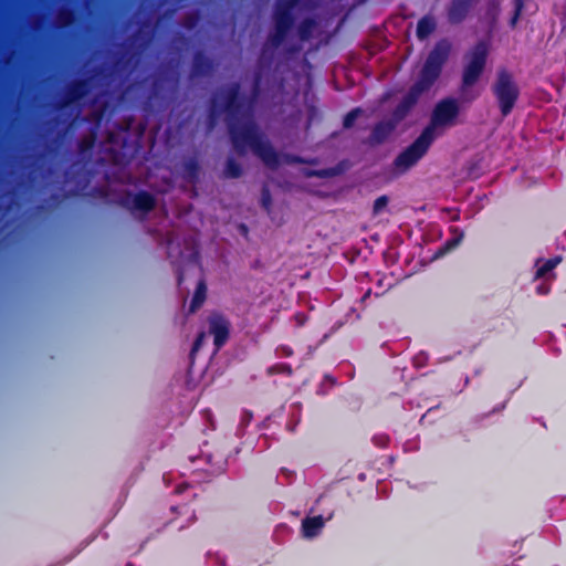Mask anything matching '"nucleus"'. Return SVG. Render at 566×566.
<instances>
[{"label":"nucleus","instance_id":"nucleus-1","mask_svg":"<svg viewBox=\"0 0 566 566\" xmlns=\"http://www.w3.org/2000/svg\"><path fill=\"white\" fill-rule=\"evenodd\" d=\"M241 85L230 83L222 91V109L228 115L227 127L230 142L239 156H244L250 148L252 153L270 169L280 167V156L270 140L261 132L254 119L249 118L239 123L238 115L243 107Z\"/></svg>","mask_w":566,"mask_h":566},{"label":"nucleus","instance_id":"nucleus-2","mask_svg":"<svg viewBox=\"0 0 566 566\" xmlns=\"http://www.w3.org/2000/svg\"><path fill=\"white\" fill-rule=\"evenodd\" d=\"M450 53L451 44L447 39H442L434 44L427 55L416 82L391 112V118L396 123L402 122L418 104L420 96L429 92L439 80Z\"/></svg>","mask_w":566,"mask_h":566},{"label":"nucleus","instance_id":"nucleus-3","mask_svg":"<svg viewBox=\"0 0 566 566\" xmlns=\"http://www.w3.org/2000/svg\"><path fill=\"white\" fill-rule=\"evenodd\" d=\"M491 91L502 117H507L513 112L520 97V87L513 75L505 69L500 70Z\"/></svg>","mask_w":566,"mask_h":566},{"label":"nucleus","instance_id":"nucleus-4","mask_svg":"<svg viewBox=\"0 0 566 566\" xmlns=\"http://www.w3.org/2000/svg\"><path fill=\"white\" fill-rule=\"evenodd\" d=\"M433 140L430 137V128H423L420 135L395 158V170L405 174L412 168L428 153Z\"/></svg>","mask_w":566,"mask_h":566},{"label":"nucleus","instance_id":"nucleus-5","mask_svg":"<svg viewBox=\"0 0 566 566\" xmlns=\"http://www.w3.org/2000/svg\"><path fill=\"white\" fill-rule=\"evenodd\" d=\"M489 55V43L486 41H479L468 52V63L465 64L462 73L461 90L473 86L484 72L486 60Z\"/></svg>","mask_w":566,"mask_h":566},{"label":"nucleus","instance_id":"nucleus-6","mask_svg":"<svg viewBox=\"0 0 566 566\" xmlns=\"http://www.w3.org/2000/svg\"><path fill=\"white\" fill-rule=\"evenodd\" d=\"M459 115V106L455 99L444 98L440 101L433 108L429 125L430 137L436 138V128L451 124Z\"/></svg>","mask_w":566,"mask_h":566},{"label":"nucleus","instance_id":"nucleus-7","mask_svg":"<svg viewBox=\"0 0 566 566\" xmlns=\"http://www.w3.org/2000/svg\"><path fill=\"white\" fill-rule=\"evenodd\" d=\"M91 90L88 78H74L65 87L63 95L56 102L55 108L59 111L65 109L75 103L82 101Z\"/></svg>","mask_w":566,"mask_h":566},{"label":"nucleus","instance_id":"nucleus-8","mask_svg":"<svg viewBox=\"0 0 566 566\" xmlns=\"http://www.w3.org/2000/svg\"><path fill=\"white\" fill-rule=\"evenodd\" d=\"M209 333L213 336V345L217 350L222 348L230 336V321L221 313H212L208 317Z\"/></svg>","mask_w":566,"mask_h":566},{"label":"nucleus","instance_id":"nucleus-9","mask_svg":"<svg viewBox=\"0 0 566 566\" xmlns=\"http://www.w3.org/2000/svg\"><path fill=\"white\" fill-rule=\"evenodd\" d=\"M214 71V61L206 55L203 51L198 50L193 53L189 74L191 80L210 77L213 75Z\"/></svg>","mask_w":566,"mask_h":566},{"label":"nucleus","instance_id":"nucleus-10","mask_svg":"<svg viewBox=\"0 0 566 566\" xmlns=\"http://www.w3.org/2000/svg\"><path fill=\"white\" fill-rule=\"evenodd\" d=\"M294 23L295 22L293 21L285 20L283 17L280 19L273 18V31L266 39V45H270L273 49H279L286 40L294 27Z\"/></svg>","mask_w":566,"mask_h":566},{"label":"nucleus","instance_id":"nucleus-11","mask_svg":"<svg viewBox=\"0 0 566 566\" xmlns=\"http://www.w3.org/2000/svg\"><path fill=\"white\" fill-rule=\"evenodd\" d=\"M294 23L295 22L293 21L285 20L283 17L280 19L273 18V31L266 39V45H270L273 49H279L286 40L294 27Z\"/></svg>","mask_w":566,"mask_h":566},{"label":"nucleus","instance_id":"nucleus-12","mask_svg":"<svg viewBox=\"0 0 566 566\" xmlns=\"http://www.w3.org/2000/svg\"><path fill=\"white\" fill-rule=\"evenodd\" d=\"M478 0H450L447 18L451 24H460L469 15Z\"/></svg>","mask_w":566,"mask_h":566},{"label":"nucleus","instance_id":"nucleus-13","mask_svg":"<svg viewBox=\"0 0 566 566\" xmlns=\"http://www.w3.org/2000/svg\"><path fill=\"white\" fill-rule=\"evenodd\" d=\"M398 123L391 117L387 120L378 122L374 127L366 140L369 146H376L384 144L396 129Z\"/></svg>","mask_w":566,"mask_h":566},{"label":"nucleus","instance_id":"nucleus-14","mask_svg":"<svg viewBox=\"0 0 566 566\" xmlns=\"http://www.w3.org/2000/svg\"><path fill=\"white\" fill-rule=\"evenodd\" d=\"M325 525V520L322 515L307 516L302 521V534L306 538L317 536Z\"/></svg>","mask_w":566,"mask_h":566},{"label":"nucleus","instance_id":"nucleus-15","mask_svg":"<svg viewBox=\"0 0 566 566\" xmlns=\"http://www.w3.org/2000/svg\"><path fill=\"white\" fill-rule=\"evenodd\" d=\"M302 0H277L273 10V18L280 19L283 17L287 21L295 22L293 10L301 3Z\"/></svg>","mask_w":566,"mask_h":566},{"label":"nucleus","instance_id":"nucleus-16","mask_svg":"<svg viewBox=\"0 0 566 566\" xmlns=\"http://www.w3.org/2000/svg\"><path fill=\"white\" fill-rule=\"evenodd\" d=\"M155 207H156V199L148 191L142 190L134 195V198H133V208L134 209L145 212V213H148V212L153 211L155 209Z\"/></svg>","mask_w":566,"mask_h":566},{"label":"nucleus","instance_id":"nucleus-17","mask_svg":"<svg viewBox=\"0 0 566 566\" xmlns=\"http://www.w3.org/2000/svg\"><path fill=\"white\" fill-rule=\"evenodd\" d=\"M207 298V283L205 279L198 281L195 293L192 295L189 313L197 312L205 303Z\"/></svg>","mask_w":566,"mask_h":566},{"label":"nucleus","instance_id":"nucleus-18","mask_svg":"<svg viewBox=\"0 0 566 566\" xmlns=\"http://www.w3.org/2000/svg\"><path fill=\"white\" fill-rule=\"evenodd\" d=\"M437 24L432 17L424 15L417 23L416 34L419 40L427 39L436 30Z\"/></svg>","mask_w":566,"mask_h":566},{"label":"nucleus","instance_id":"nucleus-19","mask_svg":"<svg viewBox=\"0 0 566 566\" xmlns=\"http://www.w3.org/2000/svg\"><path fill=\"white\" fill-rule=\"evenodd\" d=\"M316 21L313 18H304L297 25V35L301 41L306 42L313 36Z\"/></svg>","mask_w":566,"mask_h":566},{"label":"nucleus","instance_id":"nucleus-20","mask_svg":"<svg viewBox=\"0 0 566 566\" xmlns=\"http://www.w3.org/2000/svg\"><path fill=\"white\" fill-rule=\"evenodd\" d=\"M165 81L163 75L156 76L150 85L148 99L163 101L165 98Z\"/></svg>","mask_w":566,"mask_h":566},{"label":"nucleus","instance_id":"nucleus-21","mask_svg":"<svg viewBox=\"0 0 566 566\" xmlns=\"http://www.w3.org/2000/svg\"><path fill=\"white\" fill-rule=\"evenodd\" d=\"M182 167H184L185 177L190 182H197L199 179V174H200V165H199L197 158L192 157V158L187 159L184 163Z\"/></svg>","mask_w":566,"mask_h":566},{"label":"nucleus","instance_id":"nucleus-22","mask_svg":"<svg viewBox=\"0 0 566 566\" xmlns=\"http://www.w3.org/2000/svg\"><path fill=\"white\" fill-rule=\"evenodd\" d=\"M243 174L242 166L237 163L233 158H228L226 163V167L223 170V175L226 178L237 179L240 178Z\"/></svg>","mask_w":566,"mask_h":566},{"label":"nucleus","instance_id":"nucleus-23","mask_svg":"<svg viewBox=\"0 0 566 566\" xmlns=\"http://www.w3.org/2000/svg\"><path fill=\"white\" fill-rule=\"evenodd\" d=\"M501 12V0H489L486 6L485 15L490 20L491 27H494L497 22Z\"/></svg>","mask_w":566,"mask_h":566},{"label":"nucleus","instance_id":"nucleus-24","mask_svg":"<svg viewBox=\"0 0 566 566\" xmlns=\"http://www.w3.org/2000/svg\"><path fill=\"white\" fill-rule=\"evenodd\" d=\"M463 240V233L460 232L457 237H453L451 239H448L439 249L438 251L436 252L434 256L436 258H439V256H443L444 254H447L448 252L452 251L453 249H455L460 243L461 241Z\"/></svg>","mask_w":566,"mask_h":566},{"label":"nucleus","instance_id":"nucleus-25","mask_svg":"<svg viewBox=\"0 0 566 566\" xmlns=\"http://www.w3.org/2000/svg\"><path fill=\"white\" fill-rule=\"evenodd\" d=\"M560 261H562L560 256H555V258L545 260L543 262V264L537 268L535 276L536 277L545 276L548 272L554 270L559 264Z\"/></svg>","mask_w":566,"mask_h":566},{"label":"nucleus","instance_id":"nucleus-26","mask_svg":"<svg viewBox=\"0 0 566 566\" xmlns=\"http://www.w3.org/2000/svg\"><path fill=\"white\" fill-rule=\"evenodd\" d=\"M76 15L73 9H62L57 15L60 27H71L75 22Z\"/></svg>","mask_w":566,"mask_h":566},{"label":"nucleus","instance_id":"nucleus-27","mask_svg":"<svg viewBox=\"0 0 566 566\" xmlns=\"http://www.w3.org/2000/svg\"><path fill=\"white\" fill-rule=\"evenodd\" d=\"M364 114V109L361 107H355L350 109L343 118V127L345 129H350L354 127L355 122L358 117Z\"/></svg>","mask_w":566,"mask_h":566},{"label":"nucleus","instance_id":"nucleus-28","mask_svg":"<svg viewBox=\"0 0 566 566\" xmlns=\"http://www.w3.org/2000/svg\"><path fill=\"white\" fill-rule=\"evenodd\" d=\"M280 165L282 163L286 164V165H293V164H315V160H308V159H305L301 156H297V155H293V154H284V155H280Z\"/></svg>","mask_w":566,"mask_h":566},{"label":"nucleus","instance_id":"nucleus-29","mask_svg":"<svg viewBox=\"0 0 566 566\" xmlns=\"http://www.w3.org/2000/svg\"><path fill=\"white\" fill-rule=\"evenodd\" d=\"M304 175L308 178L317 177V178H329L336 175V170L334 168L326 169H307L304 171Z\"/></svg>","mask_w":566,"mask_h":566},{"label":"nucleus","instance_id":"nucleus-30","mask_svg":"<svg viewBox=\"0 0 566 566\" xmlns=\"http://www.w3.org/2000/svg\"><path fill=\"white\" fill-rule=\"evenodd\" d=\"M514 11L510 19V27L514 29L521 18L522 11L524 9V0H513Z\"/></svg>","mask_w":566,"mask_h":566},{"label":"nucleus","instance_id":"nucleus-31","mask_svg":"<svg viewBox=\"0 0 566 566\" xmlns=\"http://www.w3.org/2000/svg\"><path fill=\"white\" fill-rule=\"evenodd\" d=\"M200 17L198 12H191L184 17L181 25L187 30H193L199 23Z\"/></svg>","mask_w":566,"mask_h":566},{"label":"nucleus","instance_id":"nucleus-32","mask_svg":"<svg viewBox=\"0 0 566 566\" xmlns=\"http://www.w3.org/2000/svg\"><path fill=\"white\" fill-rule=\"evenodd\" d=\"M268 374L269 375L285 374L287 376H291L293 374V369H292L291 365L280 363V364H275V365L269 367Z\"/></svg>","mask_w":566,"mask_h":566},{"label":"nucleus","instance_id":"nucleus-33","mask_svg":"<svg viewBox=\"0 0 566 566\" xmlns=\"http://www.w3.org/2000/svg\"><path fill=\"white\" fill-rule=\"evenodd\" d=\"M94 144H95V135L94 134L83 137L78 142L80 153L85 154V153L92 150V148L94 147Z\"/></svg>","mask_w":566,"mask_h":566},{"label":"nucleus","instance_id":"nucleus-34","mask_svg":"<svg viewBox=\"0 0 566 566\" xmlns=\"http://www.w3.org/2000/svg\"><path fill=\"white\" fill-rule=\"evenodd\" d=\"M389 198L386 195L378 197L373 205V213L375 216L382 212V210L388 206Z\"/></svg>","mask_w":566,"mask_h":566},{"label":"nucleus","instance_id":"nucleus-35","mask_svg":"<svg viewBox=\"0 0 566 566\" xmlns=\"http://www.w3.org/2000/svg\"><path fill=\"white\" fill-rule=\"evenodd\" d=\"M219 114H220V111L217 109L216 104L213 102L209 109V114H208V120H207L208 130H212L214 128Z\"/></svg>","mask_w":566,"mask_h":566},{"label":"nucleus","instance_id":"nucleus-36","mask_svg":"<svg viewBox=\"0 0 566 566\" xmlns=\"http://www.w3.org/2000/svg\"><path fill=\"white\" fill-rule=\"evenodd\" d=\"M261 205L266 211H270L272 206V197L270 190L266 187L262 189Z\"/></svg>","mask_w":566,"mask_h":566},{"label":"nucleus","instance_id":"nucleus-37","mask_svg":"<svg viewBox=\"0 0 566 566\" xmlns=\"http://www.w3.org/2000/svg\"><path fill=\"white\" fill-rule=\"evenodd\" d=\"M276 354L282 357H291L293 349L289 345H281L276 348Z\"/></svg>","mask_w":566,"mask_h":566},{"label":"nucleus","instance_id":"nucleus-38","mask_svg":"<svg viewBox=\"0 0 566 566\" xmlns=\"http://www.w3.org/2000/svg\"><path fill=\"white\" fill-rule=\"evenodd\" d=\"M260 83H261V74L260 73H256L254 75V80H253V97H256L258 94H259V90H260Z\"/></svg>","mask_w":566,"mask_h":566},{"label":"nucleus","instance_id":"nucleus-39","mask_svg":"<svg viewBox=\"0 0 566 566\" xmlns=\"http://www.w3.org/2000/svg\"><path fill=\"white\" fill-rule=\"evenodd\" d=\"M203 337H205V334L203 333H200L197 338L195 339L193 342V345H192V352H196L199 349L202 340H203Z\"/></svg>","mask_w":566,"mask_h":566},{"label":"nucleus","instance_id":"nucleus-40","mask_svg":"<svg viewBox=\"0 0 566 566\" xmlns=\"http://www.w3.org/2000/svg\"><path fill=\"white\" fill-rule=\"evenodd\" d=\"M184 280H185L184 272L180 269H178V271H177V283H178V285H181Z\"/></svg>","mask_w":566,"mask_h":566},{"label":"nucleus","instance_id":"nucleus-41","mask_svg":"<svg viewBox=\"0 0 566 566\" xmlns=\"http://www.w3.org/2000/svg\"><path fill=\"white\" fill-rule=\"evenodd\" d=\"M537 292H538L539 294H547V293H548V287H545V286H543V285H539V286L537 287Z\"/></svg>","mask_w":566,"mask_h":566},{"label":"nucleus","instance_id":"nucleus-42","mask_svg":"<svg viewBox=\"0 0 566 566\" xmlns=\"http://www.w3.org/2000/svg\"><path fill=\"white\" fill-rule=\"evenodd\" d=\"M297 50H298V48H296V46H292V48H290V49H289V52L294 53V52H296Z\"/></svg>","mask_w":566,"mask_h":566},{"label":"nucleus","instance_id":"nucleus-43","mask_svg":"<svg viewBox=\"0 0 566 566\" xmlns=\"http://www.w3.org/2000/svg\"><path fill=\"white\" fill-rule=\"evenodd\" d=\"M241 229H242V232H244V233H247V232H248V228H247V226L242 224V226H241Z\"/></svg>","mask_w":566,"mask_h":566}]
</instances>
